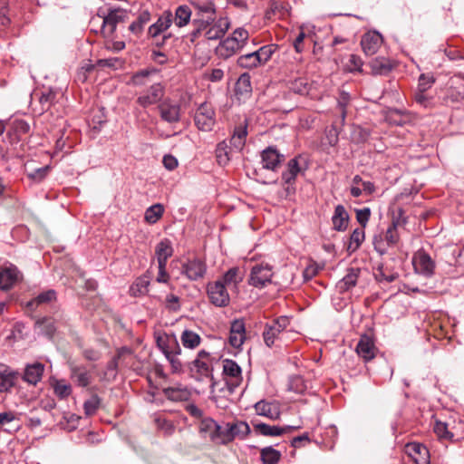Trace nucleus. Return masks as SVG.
<instances>
[{"mask_svg": "<svg viewBox=\"0 0 464 464\" xmlns=\"http://www.w3.org/2000/svg\"><path fill=\"white\" fill-rule=\"evenodd\" d=\"M300 172L298 157H295L287 162L285 169L282 172V180L286 185L285 190L287 194L295 193V183Z\"/></svg>", "mask_w": 464, "mask_h": 464, "instance_id": "obj_11", "label": "nucleus"}, {"mask_svg": "<svg viewBox=\"0 0 464 464\" xmlns=\"http://www.w3.org/2000/svg\"><path fill=\"white\" fill-rule=\"evenodd\" d=\"M227 286L222 281H216L208 285V295L212 304L217 307H225L229 304L230 297Z\"/></svg>", "mask_w": 464, "mask_h": 464, "instance_id": "obj_7", "label": "nucleus"}, {"mask_svg": "<svg viewBox=\"0 0 464 464\" xmlns=\"http://www.w3.org/2000/svg\"><path fill=\"white\" fill-rule=\"evenodd\" d=\"M246 135V127L236 129L230 139V144L237 150H241L245 146Z\"/></svg>", "mask_w": 464, "mask_h": 464, "instance_id": "obj_44", "label": "nucleus"}, {"mask_svg": "<svg viewBox=\"0 0 464 464\" xmlns=\"http://www.w3.org/2000/svg\"><path fill=\"white\" fill-rule=\"evenodd\" d=\"M435 82V78L432 74L422 73L419 77L417 91L427 92L430 89Z\"/></svg>", "mask_w": 464, "mask_h": 464, "instance_id": "obj_55", "label": "nucleus"}, {"mask_svg": "<svg viewBox=\"0 0 464 464\" xmlns=\"http://www.w3.org/2000/svg\"><path fill=\"white\" fill-rule=\"evenodd\" d=\"M56 300V293L54 290H47L41 294H39L36 297L28 301L25 306L31 310L34 311L38 306L42 304H50Z\"/></svg>", "mask_w": 464, "mask_h": 464, "instance_id": "obj_30", "label": "nucleus"}, {"mask_svg": "<svg viewBox=\"0 0 464 464\" xmlns=\"http://www.w3.org/2000/svg\"><path fill=\"white\" fill-rule=\"evenodd\" d=\"M260 454L264 464H277L281 458V453L272 447L262 449Z\"/></svg>", "mask_w": 464, "mask_h": 464, "instance_id": "obj_45", "label": "nucleus"}, {"mask_svg": "<svg viewBox=\"0 0 464 464\" xmlns=\"http://www.w3.org/2000/svg\"><path fill=\"white\" fill-rule=\"evenodd\" d=\"M290 321L288 316H279L271 324H266L263 338L266 346L272 347L276 341L287 342L289 340V334L294 333V331L288 330Z\"/></svg>", "mask_w": 464, "mask_h": 464, "instance_id": "obj_1", "label": "nucleus"}, {"mask_svg": "<svg viewBox=\"0 0 464 464\" xmlns=\"http://www.w3.org/2000/svg\"><path fill=\"white\" fill-rule=\"evenodd\" d=\"M311 88L312 84L305 78H297L291 82L289 86L290 92L301 96L308 95Z\"/></svg>", "mask_w": 464, "mask_h": 464, "instance_id": "obj_39", "label": "nucleus"}, {"mask_svg": "<svg viewBox=\"0 0 464 464\" xmlns=\"http://www.w3.org/2000/svg\"><path fill=\"white\" fill-rule=\"evenodd\" d=\"M165 94V88L160 82L151 83L150 88L137 97L136 102L142 108L159 103Z\"/></svg>", "mask_w": 464, "mask_h": 464, "instance_id": "obj_5", "label": "nucleus"}, {"mask_svg": "<svg viewBox=\"0 0 464 464\" xmlns=\"http://www.w3.org/2000/svg\"><path fill=\"white\" fill-rule=\"evenodd\" d=\"M215 152L218 165L226 166L230 161L231 149L226 140H223L217 145Z\"/></svg>", "mask_w": 464, "mask_h": 464, "instance_id": "obj_40", "label": "nucleus"}, {"mask_svg": "<svg viewBox=\"0 0 464 464\" xmlns=\"http://www.w3.org/2000/svg\"><path fill=\"white\" fill-rule=\"evenodd\" d=\"M223 375L226 383L231 392L242 382V373L239 365L229 359L222 362Z\"/></svg>", "mask_w": 464, "mask_h": 464, "instance_id": "obj_6", "label": "nucleus"}, {"mask_svg": "<svg viewBox=\"0 0 464 464\" xmlns=\"http://www.w3.org/2000/svg\"><path fill=\"white\" fill-rule=\"evenodd\" d=\"M285 160V155L279 153L276 147L269 146L261 152L262 167L266 169L276 171Z\"/></svg>", "mask_w": 464, "mask_h": 464, "instance_id": "obj_12", "label": "nucleus"}, {"mask_svg": "<svg viewBox=\"0 0 464 464\" xmlns=\"http://www.w3.org/2000/svg\"><path fill=\"white\" fill-rule=\"evenodd\" d=\"M272 276V266L267 263H259L251 270L249 284L256 287H263L271 282Z\"/></svg>", "mask_w": 464, "mask_h": 464, "instance_id": "obj_10", "label": "nucleus"}, {"mask_svg": "<svg viewBox=\"0 0 464 464\" xmlns=\"http://www.w3.org/2000/svg\"><path fill=\"white\" fill-rule=\"evenodd\" d=\"M173 254L171 241L168 238L160 240L155 247L157 261H167Z\"/></svg>", "mask_w": 464, "mask_h": 464, "instance_id": "obj_34", "label": "nucleus"}, {"mask_svg": "<svg viewBox=\"0 0 464 464\" xmlns=\"http://www.w3.org/2000/svg\"><path fill=\"white\" fill-rule=\"evenodd\" d=\"M164 208L160 204H155L147 208L145 220L150 224L156 223L162 216Z\"/></svg>", "mask_w": 464, "mask_h": 464, "instance_id": "obj_46", "label": "nucleus"}, {"mask_svg": "<svg viewBox=\"0 0 464 464\" xmlns=\"http://www.w3.org/2000/svg\"><path fill=\"white\" fill-rule=\"evenodd\" d=\"M205 425L209 430L219 431L223 435V441H230L235 438L244 439L250 432L249 425L245 421L227 423L224 429L212 420L206 421Z\"/></svg>", "mask_w": 464, "mask_h": 464, "instance_id": "obj_3", "label": "nucleus"}, {"mask_svg": "<svg viewBox=\"0 0 464 464\" xmlns=\"http://www.w3.org/2000/svg\"><path fill=\"white\" fill-rule=\"evenodd\" d=\"M260 57L256 52L243 54L237 58V65L241 68L254 69L261 65Z\"/></svg>", "mask_w": 464, "mask_h": 464, "instance_id": "obj_37", "label": "nucleus"}, {"mask_svg": "<svg viewBox=\"0 0 464 464\" xmlns=\"http://www.w3.org/2000/svg\"><path fill=\"white\" fill-rule=\"evenodd\" d=\"M173 23V14L170 11H165L158 18V20L152 24L148 30L149 36L156 39L165 31H167Z\"/></svg>", "mask_w": 464, "mask_h": 464, "instance_id": "obj_19", "label": "nucleus"}, {"mask_svg": "<svg viewBox=\"0 0 464 464\" xmlns=\"http://www.w3.org/2000/svg\"><path fill=\"white\" fill-rule=\"evenodd\" d=\"M49 170V167L45 166L43 168H39L34 169V171L30 172L28 174V177L36 182H41L47 175V172Z\"/></svg>", "mask_w": 464, "mask_h": 464, "instance_id": "obj_64", "label": "nucleus"}, {"mask_svg": "<svg viewBox=\"0 0 464 464\" xmlns=\"http://www.w3.org/2000/svg\"><path fill=\"white\" fill-rule=\"evenodd\" d=\"M214 22V18L209 17H203V16H197L193 21L192 24L194 27L198 29L201 33H206V31L208 29L209 25L212 24Z\"/></svg>", "mask_w": 464, "mask_h": 464, "instance_id": "obj_57", "label": "nucleus"}, {"mask_svg": "<svg viewBox=\"0 0 464 464\" xmlns=\"http://www.w3.org/2000/svg\"><path fill=\"white\" fill-rule=\"evenodd\" d=\"M205 270L204 263H184L182 266L183 273L192 280H196L203 276Z\"/></svg>", "mask_w": 464, "mask_h": 464, "instance_id": "obj_35", "label": "nucleus"}, {"mask_svg": "<svg viewBox=\"0 0 464 464\" xmlns=\"http://www.w3.org/2000/svg\"><path fill=\"white\" fill-rule=\"evenodd\" d=\"M382 44V36L378 32H368L363 34L361 45L366 55H373Z\"/></svg>", "mask_w": 464, "mask_h": 464, "instance_id": "obj_18", "label": "nucleus"}, {"mask_svg": "<svg viewBox=\"0 0 464 464\" xmlns=\"http://www.w3.org/2000/svg\"><path fill=\"white\" fill-rule=\"evenodd\" d=\"M322 268H323L322 263H311V264H309L304 269V272H303L304 278L305 280H309V279L313 278L314 276H316L318 271L321 270Z\"/></svg>", "mask_w": 464, "mask_h": 464, "instance_id": "obj_61", "label": "nucleus"}, {"mask_svg": "<svg viewBox=\"0 0 464 464\" xmlns=\"http://www.w3.org/2000/svg\"><path fill=\"white\" fill-rule=\"evenodd\" d=\"M372 244L374 246V249L382 256L387 252V244L386 241L383 239L382 235L374 236Z\"/></svg>", "mask_w": 464, "mask_h": 464, "instance_id": "obj_63", "label": "nucleus"}, {"mask_svg": "<svg viewBox=\"0 0 464 464\" xmlns=\"http://www.w3.org/2000/svg\"><path fill=\"white\" fill-rule=\"evenodd\" d=\"M180 342L183 347L195 349L200 344L201 338L197 333L191 330H184L180 335Z\"/></svg>", "mask_w": 464, "mask_h": 464, "instance_id": "obj_38", "label": "nucleus"}, {"mask_svg": "<svg viewBox=\"0 0 464 464\" xmlns=\"http://www.w3.org/2000/svg\"><path fill=\"white\" fill-rule=\"evenodd\" d=\"M191 14L192 12L188 5H179L176 8L175 16H173V22L178 27H183L189 23Z\"/></svg>", "mask_w": 464, "mask_h": 464, "instance_id": "obj_36", "label": "nucleus"}, {"mask_svg": "<svg viewBox=\"0 0 464 464\" xmlns=\"http://www.w3.org/2000/svg\"><path fill=\"white\" fill-rule=\"evenodd\" d=\"M156 343L165 356L172 353H181V348L176 335L173 334H158Z\"/></svg>", "mask_w": 464, "mask_h": 464, "instance_id": "obj_13", "label": "nucleus"}, {"mask_svg": "<svg viewBox=\"0 0 464 464\" xmlns=\"http://www.w3.org/2000/svg\"><path fill=\"white\" fill-rule=\"evenodd\" d=\"M20 279V272L14 266L0 272V288L9 289Z\"/></svg>", "mask_w": 464, "mask_h": 464, "instance_id": "obj_27", "label": "nucleus"}, {"mask_svg": "<svg viewBox=\"0 0 464 464\" xmlns=\"http://www.w3.org/2000/svg\"><path fill=\"white\" fill-rule=\"evenodd\" d=\"M243 276L244 274L239 268L233 267L224 275L220 281H222L227 287L231 285L236 286L239 282L243 280Z\"/></svg>", "mask_w": 464, "mask_h": 464, "instance_id": "obj_42", "label": "nucleus"}, {"mask_svg": "<svg viewBox=\"0 0 464 464\" xmlns=\"http://www.w3.org/2000/svg\"><path fill=\"white\" fill-rule=\"evenodd\" d=\"M71 379L81 387H87L92 382V373L89 369L82 365H71Z\"/></svg>", "mask_w": 464, "mask_h": 464, "instance_id": "obj_21", "label": "nucleus"}, {"mask_svg": "<svg viewBox=\"0 0 464 464\" xmlns=\"http://www.w3.org/2000/svg\"><path fill=\"white\" fill-rule=\"evenodd\" d=\"M350 101V95L348 92L342 91L339 94L338 98V107L341 110L343 120L345 119L346 116V106L348 105Z\"/></svg>", "mask_w": 464, "mask_h": 464, "instance_id": "obj_62", "label": "nucleus"}, {"mask_svg": "<svg viewBox=\"0 0 464 464\" xmlns=\"http://www.w3.org/2000/svg\"><path fill=\"white\" fill-rule=\"evenodd\" d=\"M359 273V268L349 269L348 274L343 278L340 284V288L343 290H348L350 287L355 285Z\"/></svg>", "mask_w": 464, "mask_h": 464, "instance_id": "obj_48", "label": "nucleus"}, {"mask_svg": "<svg viewBox=\"0 0 464 464\" xmlns=\"http://www.w3.org/2000/svg\"><path fill=\"white\" fill-rule=\"evenodd\" d=\"M235 93L239 101H245L251 96L252 85L249 73L244 72L238 77L235 86Z\"/></svg>", "mask_w": 464, "mask_h": 464, "instance_id": "obj_22", "label": "nucleus"}, {"mask_svg": "<svg viewBox=\"0 0 464 464\" xmlns=\"http://www.w3.org/2000/svg\"><path fill=\"white\" fill-rule=\"evenodd\" d=\"M158 429L164 432L166 435H171L174 432L175 427L173 423L166 419L158 418L155 420Z\"/></svg>", "mask_w": 464, "mask_h": 464, "instance_id": "obj_60", "label": "nucleus"}, {"mask_svg": "<svg viewBox=\"0 0 464 464\" xmlns=\"http://www.w3.org/2000/svg\"><path fill=\"white\" fill-rule=\"evenodd\" d=\"M197 16L217 17V8L213 0H194L191 2Z\"/></svg>", "mask_w": 464, "mask_h": 464, "instance_id": "obj_25", "label": "nucleus"}, {"mask_svg": "<svg viewBox=\"0 0 464 464\" xmlns=\"http://www.w3.org/2000/svg\"><path fill=\"white\" fill-rule=\"evenodd\" d=\"M230 27L229 18L227 16H220L214 18V22L209 25L205 33V37L208 40H219L223 38Z\"/></svg>", "mask_w": 464, "mask_h": 464, "instance_id": "obj_16", "label": "nucleus"}, {"mask_svg": "<svg viewBox=\"0 0 464 464\" xmlns=\"http://www.w3.org/2000/svg\"><path fill=\"white\" fill-rule=\"evenodd\" d=\"M375 352L376 348L372 340L369 336H362L356 346V353L358 355L367 362L374 358Z\"/></svg>", "mask_w": 464, "mask_h": 464, "instance_id": "obj_26", "label": "nucleus"}, {"mask_svg": "<svg viewBox=\"0 0 464 464\" xmlns=\"http://www.w3.org/2000/svg\"><path fill=\"white\" fill-rule=\"evenodd\" d=\"M246 339L245 324L242 320H235L230 326L228 342L234 348H239Z\"/></svg>", "mask_w": 464, "mask_h": 464, "instance_id": "obj_20", "label": "nucleus"}, {"mask_svg": "<svg viewBox=\"0 0 464 464\" xmlns=\"http://www.w3.org/2000/svg\"><path fill=\"white\" fill-rule=\"evenodd\" d=\"M18 373L5 371L0 373V392H8L14 386Z\"/></svg>", "mask_w": 464, "mask_h": 464, "instance_id": "obj_41", "label": "nucleus"}, {"mask_svg": "<svg viewBox=\"0 0 464 464\" xmlns=\"http://www.w3.org/2000/svg\"><path fill=\"white\" fill-rule=\"evenodd\" d=\"M405 452L415 464H430V453L428 449L417 442L408 443L405 446Z\"/></svg>", "mask_w": 464, "mask_h": 464, "instance_id": "obj_17", "label": "nucleus"}, {"mask_svg": "<svg viewBox=\"0 0 464 464\" xmlns=\"http://www.w3.org/2000/svg\"><path fill=\"white\" fill-rule=\"evenodd\" d=\"M158 70L155 68H146L140 70L132 74L130 84L133 86H145L151 82V77L156 75Z\"/></svg>", "mask_w": 464, "mask_h": 464, "instance_id": "obj_29", "label": "nucleus"}, {"mask_svg": "<svg viewBox=\"0 0 464 464\" xmlns=\"http://www.w3.org/2000/svg\"><path fill=\"white\" fill-rule=\"evenodd\" d=\"M34 328L38 334L52 338L56 331L54 321L49 317L38 319L34 323Z\"/></svg>", "mask_w": 464, "mask_h": 464, "instance_id": "obj_32", "label": "nucleus"}, {"mask_svg": "<svg viewBox=\"0 0 464 464\" xmlns=\"http://www.w3.org/2000/svg\"><path fill=\"white\" fill-rule=\"evenodd\" d=\"M257 415L276 420L281 416V407L278 401H259L254 405Z\"/></svg>", "mask_w": 464, "mask_h": 464, "instance_id": "obj_15", "label": "nucleus"}, {"mask_svg": "<svg viewBox=\"0 0 464 464\" xmlns=\"http://www.w3.org/2000/svg\"><path fill=\"white\" fill-rule=\"evenodd\" d=\"M435 263H411L414 271L426 277L430 276L434 272Z\"/></svg>", "mask_w": 464, "mask_h": 464, "instance_id": "obj_53", "label": "nucleus"}, {"mask_svg": "<svg viewBox=\"0 0 464 464\" xmlns=\"http://www.w3.org/2000/svg\"><path fill=\"white\" fill-rule=\"evenodd\" d=\"M426 92L416 91L414 94L415 102L423 108L433 107V98L425 94Z\"/></svg>", "mask_w": 464, "mask_h": 464, "instance_id": "obj_58", "label": "nucleus"}, {"mask_svg": "<svg viewBox=\"0 0 464 464\" xmlns=\"http://www.w3.org/2000/svg\"><path fill=\"white\" fill-rule=\"evenodd\" d=\"M100 399L97 395H92L88 401L84 402L83 408L85 414L88 416L93 415L100 407Z\"/></svg>", "mask_w": 464, "mask_h": 464, "instance_id": "obj_56", "label": "nucleus"}, {"mask_svg": "<svg viewBox=\"0 0 464 464\" xmlns=\"http://www.w3.org/2000/svg\"><path fill=\"white\" fill-rule=\"evenodd\" d=\"M44 371V365L41 362L28 364L24 369L23 380L28 384L36 385L42 380Z\"/></svg>", "mask_w": 464, "mask_h": 464, "instance_id": "obj_23", "label": "nucleus"}, {"mask_svg": "<svg viewBox=\"0 0 464 464\" xmlns=\"http://www.w3.org/2000/svg\"><path fill=\"white\" fill-rule=\"evenodd\" d=\"M158 111L160 119L169 124L177 123L180 121V105L170 99H166L158 104Z\"/></svg>", "mask_w": 464, "mask_h": 464, "instance_id": "obj_9", "label": "nucleus"}, {"mask_svg": "<svg viewBox=\"0 0 464 464\" xmlns=\"http://www.w3.org/2000/svg\"><path fill=\"white\" fill-rule=\"evenodd\" d=\"M55 99V92L52 90H49L45 92H43L39 98V102L41 104L42 111H47L50 109L53 102Z\"/></svg>", "mask_w": 464, "mask_h": 464, "instance_id": "obj_59", "label": "nucleus"}, {"mask_svg": "<svg viewBox=\"0 0 464 464\" xmlns=\"http://www.w3.org/2000/svg\"><path fill=\"white\" fill-rule=\"evenodd\" d=\"M249 34L244 28H237L230 36L223 40L218 47V53L223 58H228L241 50L247 39Z\"/></svg>", "mask_w": 464, "mask_h": 464, "instance_id": "obj_2", "label": "nucleus"}, {"mask_svg": "<svg viewBox=\"0 0 464 464\" xmlns=\"http://www.w3.org/2000/svg\"><path fill=\"white\" fill-rule=\"evenodd\" d=\"M254 429L257 432H259L263 436H269V437H277L281 436L286 432H290L295 429H298V427L294 426H271L266 423H257L254 424Z\"/></svg>", "mask_w": 464, "mask_h": 464, "instance_id": "obj_24", "label": "nucleus"}, {"mask_svg": "<svg viewBox=\"0 0 464 464\" xmlns=\"http://www.w3.org/2000/svg\"><path fill=\"white\" fill-rule=\"evenodd\" d=\"M382 237L383 239L386 241L387 246H394L399 239L397 225L394 222H392L387 228L386 232L382 235Z\"/></svg>", "mask_w": 464, "mask_h": 464, "instance_id": "obj_52", "label": "nucleus"}, {"mask_svg": "<svg viewBox=\"0 0 464 464\" xmlns=\"http://www.w3.org/2000/svg\"><path fill=\"white\" fill-rule=\"evenodd\" d=\"M194 121L198 130L203 131L211 130L216 122V113L213 107L207 102L201 103L195 112Z\"/></svg>", "mask_w": 464, "mask_h": 464, "instance_id": "obj_4", "label": "nucleus"}, {"mask_svg": "<svg viewBox=\"0 0 464 464\" xmlns=\"http://www.w3.org/2000/svg\"><path fill=\"white\" fill-rule=\"evenodd\" d=\"M190 370L202 377L210 376L212 372V358L209 353L204 350L198 352L197 358L191 362Z\"/></svg>", "mask_w": 464, "mask_h": 464, "instance_id": "obj_14", "label": "nucleus"}, {"mask_svg": "<svg viewBox=\"0 0 464 464\" xmlns=\"http://www.w3.org/2000/svg\"><path fill=\"white\" fill-rule=\"evenodd\" d=\"M334 228L337 231H343L349 223V214L343 205H337L332 217Z\"/></svg>", "mask_w": 464, "mask_h": 464, "instance_id": "obj_28", "label": "nucleus"}, {"mask_svg": "<svg viewBox=\"0 0 464 464\" xmlns=\"http://www.w3.org/2000/svg\"><path fill=\"white\" fill-rule=\"evenodd\" d=\"M433 430L440 439L451 440L453 434L448 430V425L440 420H436Z\"/></svg>", "mask_w": 464, "mask_h": 464, "instance_id": "obj_54", "label": "nucleus"}, {"mask_svg": "<svg viewBox=\"0 0 464 464\" xmlns=\"http://www.w3.org/2000/svg\"><path fill=\"white\" fill-rule=\"evenodd\" d=\"M150 20V13L147 10L142 11L136 21L132 22L129 29L131 33H133L136 35H139L142 30L143 26Z\"/></svg>", "mask_w": 464, "mask_h": 464, "instance_id": "obj_43", "label": "nucleus"}, {"mask_svg": "<svg viewBox=\"0 0 464 464\" xmlns=\"http://www.w3.org/2000/svg\"><path fill=\"white\" fill-rule=\"evenodd\" d=\"M166 396L171 401H186L189 392L187 389L168 388L165 390Z\"/></svg>", "mask_w": 464, "mask_h": 464, "instance_id": "obj_50", "label": "nucleus"}, {"mask_svg": "<svg viewBox=\"0 0 464 464\" xmlns=\"http://www.w3.org/2000/svg\"><path fill=\"white\" fill-rule=\"evenodd\" d=\"M372 73L374 75H386L392 69L391 61L385 57H376L369 63Z\"/></svg>", "mask_w": 464, "mask_h": 464, "instance_id": "obj_31", "label": "nucleus"}, {"mask_svg": "<svg viewBox=\"0 0 464 464\" xmlns=\"http://www.w3.org/2000/svg\"><path fill=\"white\" fill-rule=\"evenodd\" d=\"M364 239V231L362 228H356L350 237L348 250H356Z\"/></svg>", "mask_w": 464, "mask_h": 464, "instance_id": "obj_51", "label": "nucleus"}, {"mask_svg": "<svg viewBox=\"0 0 464 464\" xmlns=\"http://www.w3.org/2000/svg\"><path fill=\"white\" fill-rule=\"evenodd\" d=\"M278 45L277 44H266L262 47H260L258 50H256V54L260 57V63L261 65L265 64L266 62H268L272 55L277 51Z\"/></svg>", "mask_w": 464, "mask_h": 464, "instance_id": "obj_47", "label": "nucleus"}, {"mask_svg": "<svg viewBox=\"0 0 464 464\" xmlns=\"http://www.w3.org/2000/svg\"><path fill=\"white\" fill-rule=\"evenodd\" d=\"M150 277L146 275L140 276L130 287V295L133 297L143 296L148 293Z\"/></svg>", "mask_w": 464, "mask_h": 464, "instance_id": "obj_33", "label": "nucleus"}, {"mask_svg": "<svg viewBox=\"0 0 464 464\" xmlns=\"http://www.w3.org/2000/svg\"><path fill=\"white\" fill-rule=\"evenodd\" d=\"M54 393L61 399L67 398L72 392V387L64 380L55 381L53 384Z\"/></svg>", "mask_w": 464, "mask_h": 464, "instance_id": "obj_49", "label": "nucleus"}, {"mask_svg": "<svg viewBox=\"0 0 464 464\" xmlns=\"http://www.w3.org/2000/svg\"><path fill=\"white\" fill-rule=\"evenodd\" d=\"M128 18V12L121 8H111L106 15L103 16L102 32L104 34L111 35L117 27V24L123 23Z\"/></svg>", "mask_w": 464, "mask_h": 464, "instance_id": "obj_8", "label": "nucleus"}]
</instances>
